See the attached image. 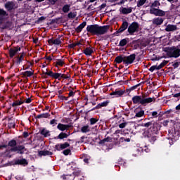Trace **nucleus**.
<instances>
[{
    "label": "nucleus",
    "instance_id": "f257e3e1",
    "mask_svg": "<svg viewBox=\"0 0 180 180\" xmlns=\"http://www.w3.org/2000/svg\"><path fill=\"white\" fill-rule=\"evenodd\" d=\"M110 29V25L101 26L98 24L89 25L86 27V32L90 33L92 36H102L106 34L108 31Z\"/></svg>",
    "mask_w": 180,
    "mask_h": 180
},
{
    "label": "nucleus",
    "instance_id": "f03ea898",
    "mask_svg": "<svg viewBox=\"0 0 180 180\" xmlns=\"http://www.w3.org/2000/svg\"><path fill=\"white\" fill-rule=\"evenodd\" d=\"M155 102V98H147V94H142L141 96H134L132 97V102L134 105H141L145 106L147 103Z\"/></svg>",
    "mask_w": 180,
    "mask_h": 180
},
{
    "label": "nucleus",
    "instance_id": "7ed1b4c3",
    "mask_svg": "<svg viewBox=\"0 0 180 180\" xmlns=\"http://www.w3.org/2000/svg\"><path fill=\"white\" fill-rule=\"evenodd\" d=\"M161 6V3L159 0H155L150 5L149 13L150 15H155V16H165L166 12L160 9Z\"/></svg>",
    "mask_w": 180,
    "mask_h": 180
},
{
    "label": "nucleus",
    "instance_id": "20e7f679",
    "mask_svg": "<svg viewBox=\"0 0 180 180\" xmlns=\"http://www.w3.org/2000/svg\"><path fill=\"white\" fill-rule=\"evenodd\" d=\"M164 51L169 58L180 57V49L178 46L166 47L164 49Z\"/></svg>",
    "mask_w": 180,
    "mask_h": 180
},
{
    "label": "nucleus",
    "instance_id": "39448f33",
    "mask_svg": "<svg viewBox=\"0 0 180 180\" xmlns=\"http://www.w3.org/2000/svg\"><path fill=\"white\" fill-rule=\"evenodd\" d=\"M12 153H17L18 154H22L23 153V147L18 146L11 149H7L4 153V157H7L8 158H11L13 154Z\"/></svg>",
    "mask_w": 180,
    "mask_h": 180
},
{
    "label": "nucleus",
    "instance_id": "423d86ee",
    "mask_svg": "<svg viewBox=\"0 0 180 180\" xmlns=\"http://www.w3.org/2000/svg\"><path fill=\"white\" fill-rule=\"evenodd\" d=\"M139 22H133L128 27L127 32L131 36H133L136 32H139Z\"/></svg>",
    "mask_w": 180,
    "mask_h": 180
},
{
    "label": "nucleus",
    "instance_id": "0eeeda50",
    "mask_svg": "<svg viewBox=\"0 0 180 180\" xmlns=\"http://www.w3.org/2000/svg\"><path fill=\"white\" fill-rule=\"evenodd\" d=\"M145 137L150 144H154V143L158 140V136H157V134H153L151 131L146 132Z\"/></svg>",
    "mask_w": 180,
    "mask_h": 180
},
{
    "label": "nucleus",
    "instance_id": "6e6552de",
    "mask_svg": "<svg viewBox=\"0 0 180 180\" xmlns=\"http://www.w3.org/2000/svg\"><path fill=\"white\" fill-rule=\"evenodd\" d=\"M136 60V53H132L128 56L124 55V65H130L133 64Z\"/></svg>",
    "mask_w": 180,
    "mask_h": 180
},
{
    "label": "nucleus",
    "instance_id": "1a4fd4ad",
    "mask_svg": "<svg viewBox=\"0 0 180 180\" xmlns=\"http://www.w3.org/2000/svg\"><path fill=\"white\" fill-rule=\"evenodd\" d=\"M44 75H48V77H51V78H53V79H58L60 81V73L57 72H53V71H49L46 69L45 71H42Z\"/></svg>",
    "mask_w": 180,
    "mask_h": 180
},
{
    "label": "nucleus",
    "instance_id": "9d476101",
    "mask_svg": "<svg viewBox=\"0 0 180 180\" xmlns=\"http://www.w3.org/2000/svg\"><path fill=\"white\" fill-rule=\"evenodd\" d=\"M161 129V125L158 124L157 122H153V124L150 127V129L148 131H150V133L158 134V131Z\"/></svg>",
    "mask_w": 180,
    "mask_h": 180
},
{
    "label": "nucleus",
    "instance_id": "9b49d317",
    "mask_svg": "<svg viewBox=\"0 0 180 180\" xmlns=\"http://www.w3.org/2000/svg\"><path fill=\"white\" fill-rule=\"evenodd\" d=\"M129 27V22L126 20L122 22L120 27L115 32V34L117 35L119 33H123Z\"/></svg>",
    "mask_w": 180,
    "mask_h": 180
},
{
    "label": "nucleus",
    "instance_id": "f8f14e48",
    "mask_svg": "<svg viewBox=\"0 0 180 180\" xmlns=\"http://www.w3.org/2000/svg\"><path fill=\"white\" fill-rule=\"evenodd\" d=\"M161 17L162 16L156 17L152 20V24L153 25V26H161V25L164 23L165 19Z\"/></svg>",
    "mask_w": 180,
    "mask_h": 180
},
{
    "label": "nucleus",
    "instance_id": "ddd939ff",
    "mask_svg": "<svg viewBox=\"0 0 180 180\" xmlns=\"http://www.w3.org/2000/svg\"><path fill=\"white\" fill-rule=\"evenodd\" d=\"M32 75H34V70L33 69L30 68L29 70L24 71L23 77L25 78V79H24L23 82H27V78L32 77Z\"/></svg>",
    "mask_w": 180,
    "mask_h": 180
},
{
    "label": "nucleus",
    "instance_id": "4468645a",
    "mask_svg": "<svg viewBox=\"0 0 180 180\" xmlns=\"http://www.w3.org/2000/svg\"><path fill=\"white\" fill-rule=\"evenodd\" d=\"M29 56H32V55L27 56L25 52L23 53V56L25 57V62H26V63H25L23 65L24 71H25V70H30V67H32V63L27 60V58L29 57Z\"/></svg>",
    "mask_w": 180,
    "mask_h": 180
},
{
    "label": "nucleus",
    "instance_id": "2eb2a0df",
    "mask_svg": "<svg viewBox=\"0 0 180 180\" xmlns=\"http://www.w3.org/2000/svg\"><path fill=\"white\" fill-rule=\"evenodd\" d=\"M60 38L61 37H58L56 39H53V38L49 39L48 40V43H49V46H53V44H56V46H60V44H61Z\"/></svg>",
    "mask_w": 180,
    "mask_h": 180
},
{
    "label": "nucleus",
    "instance_id": "dca6fc26",
    "mask_svg": "<svg viewBox=\"0 0 180 180\" xmlns=\"http://www.w3.org/2000/svg\"><path fill=\"white\" fill-rule=\"evenodd\" d=\"M134 113L136 117H143V116H144V110L141 109L140 107H138L135 109Z\"/></svg>",
    "mask_w": 180,
    "mask_h": 180
},
{
    "label": "nucleus",
    "instance_id": "f3484780",
    "mask_svg": "<svg viewBox=\"0 0 180 180\" xmlns=\"http://www.w3.org/2000/svg\"><path fill=\"white\" fill-rule=\"evenodd\" d=\"M70 127L71 125L59 123L57 126V129L60 131H65V130H68Z\"/></svg>",
    "mask_w": 180,
    "mask_h": 180
},
{
    "label": "nucleus",
    "instance_id": "a211bd4d",
    "mask_svg": "<svg viewBox=\"0 0 180 180\" xmlns=\"http://www.w3.org/2000/svg\"><path fill=\"white\" fill-rule=\"evenodd\" d=\"M111 96H114L115 98H120V96H123L124 95V90H115V91H112L110 94Z\"/></svg>",
    "mask_w": 180,
    "mask_h": 180
},
{
    "label": "nucleus",
    "instance_id": "6ab92c4d",
    "mask_svg": "<svg viewBox=\"0 0 180 180\" xmlns=\"http://www.w3.org/2000/svg\"><path fill=\"white\" fill-rule=\"evenodd\" d=\"M71 135V133L68 131V133L65 132H60L58 136L56 137L58 140H64V139H68V137Z\"/></svg>",
    "mask_w": 180,
    "mask_h": 180
},
{
    "label": "nucleus",
    "instance_id": "aec40b11",
    "mask_svg": "<svg viewBox=\"0 0 180 180\" xmlns=\"http://www.w3.org/2000/svg\"><path fill=\"white\" fill-rule=\"evenodd\" d=\"M149 117L148 118H145L144 121L150 120V119H155L156 117H158L160 116V114H158V112L157 111H153L150 114L148 115Z\"/></svg>",
    "mask_w": 180,
    "mask_h": 180
},
{
    "label": "nucleus",
    "instance_id": "412c9836",
    "mask_svg": "<svg viewBox=\"0 0 180 180\" xmlns=\"http://www.w3.org/2000/svg\"><path fill=\"white\" fill-rule=\"evenodd\" d=\"M5 8L7 11H12V9L16 8V6L13 2L8 1L5 4Z\"/></svg>",
    "mask_w": 180,
    "mask_h": 180
},
{
    "label": "nucleus",
    "instance_id": "4be33fe9",
    "mask_svg": "<svg viewBox=\"0 0 180 180\" xmlns=\"http://www.w3.org/2000/svg\"><path fill=\"white\" fill-rule=\"evenodd\" d=\"M165 30V32H175V30H178V27L174 25L169 24L167 25Z\"/></svg>",
    "mask_w": 180,
    "mask_h": 180
},
{
    "label": "nucleus",
    "instance_id": "5701e85b",
    "mask_svg": "<svg viewBox=\"0 0 180 180\" xmlns=\"http://www.w3.org/2000/svg\"><path fill=\"white\" fill-rule=\"evenodd\" d=\"M39 157H46V155H53V152L49 150H39L38 152Z\"/></svg>",
    "mask_w": 180,
    "mask_h": 180
},
{
    "label": "nucleus",
    "instance_id": "b1692460",
    "mask_svg": "<svg viewBox=\"0 0 180 180\" xmlns=\"http://www.w3.org/2000/svg\"><path fill=\"white\" fill-rule=\"evenodd\" d=\"M115 63L117 64H124V55H120L115 58Z\"/></svg>",
    "mask_w": 180,
    "mask_h": 180
},
{
    "label": "nucleus",
    "instance_id": "393cba45",
    "mask_svg": "<svg viewBox=\"0 0 180 180\" xmlns=\"http://www.w3.org/2000/svg\"><path fill=\"white\" fill-rule=\"evenodd\" d=\"M51 115L49 112H45V113H42V114H39L37 116H35V119L36 120H37V119H49V117H50Z\"/></svg>",
    "mask_w": 180,
    "mask_h": 180
},
{
    "label": "nucleus",
    "instance_id": "a878e982",
    "mask_svg": "<svg viewBox=\"0 0 180 180\" xmlns=\"http://www.w3.org/2000/svg\"><path fill=\"white\" fill-rule=\"evenodd\" d=\"M84 54L85 56H92V53H94V47H86L84 51H83Z\"/></svg>",
    "mask_w": 180,
    "mask_h": 180
},
{
    "label": "nucleus",
    "instance_id": "bb28decb",
    "mask_svg": "<svg viewBox=\"0 0 180 180\" xmlns=\"http://www.w3.org/2000/svg\"><path fill=\"white\" fill-rule=\"evenodd\" d=\"M86 26V21H84L81 23L77 28H75V32L77 33H81L82 32V29Z\"/></svg>",
    "mask_w": 180,
    "mask_h": 180
},
{
    "label": "nucleus",
    "instance_id": "cd10ccee",
    "mask_svg": "<svg viewBox=\"0 0 180 180\" xmlns=\"http://www.w3.org/2000/svg\"><path fill=\"white\" fill-rule=\"evenodd\" d=\"M18 51H20V48H14L11 49L9 51L10 57L12 58L13 57H15V55Z\"/></svg>",
    "mask_w": 180,
    "mask_h": 180
},
{
    "label": "nucleus",
    "instance_id": "c85d7f7f",
    "mask_svg": "<svg viewBox=\"0 0 180 180\" xmlns=\"http://www.w3.org/2000/svg\"><path fill=\"white\" fill-rule=\"evenodd\" d=\"M129 41H130V39H129L128 37L124 38L120 41L118 46L120 47H124V46H126L127 43H129Z\"/></svg>",
    "mask_w": 180,
    "mask_h": 180
},
{
    "label": "nucleus",
    "instance_id": "c756f323",
    "mask_svg": "<svg viewBox=\"0 0 180 180\" xmlns=\"http://www.w3.org/2000/svg\"><path fill=\"white\" fill-rule=\"evenodd\" d=\"M133 12V8L131 7L127 8H122V13L123 15H129V13H131Z\"/></svg>",
    "mask_w": 180,
    "mask_h": 180
},
{
    "label": "nucleus",
    "instance_id": "7c9ffc66",
    "mask_svg": "<svg viewBox=\"0 0 180 180\" xmlns=\"http://www.w3.org/2000/svg\"><path fill=\"white\" fill-rule=\"evenodd\" d=\"M109 105V101H105L102 103H98L96 105V108H98V109H101L102 108H106Z\"/></svg>",
    "mask_w": 180,
    "mask_h": 180
},
{
    "label": "nucleus",
    "instance_id": "2f4dec72",
    "mask_svg": "<svg viewBox=\"0 0 180 180\" xmlns=\"http://www.w3.org/2000/svg\"><path fill=\"white\" fill-rule=\"evenodd\" d=\"M40 134L44 136V137H49L50 136V131L46 129V128H44L40 131Z\"/></svg>",
    "mask_w": 180,
    "mask_h": 180
},
{
    "label": "nucleus",
    "instance_id": "473e14b6",
    "mask_svg": "<svg viewBox=\"0 0 180 180\" xmlns=\"http://www.w3.org/2000/svg\"><path fill=\"white\" fill-rule=\"evenodd\" d=\"M82 133H89L91 131V128L89 125H84L81 128Z\"/></svg>",
    "mask_w": 180,
    "mask_h": 180
},
{
    "label": "nucleus",
    "instance_id": "72a5a7b5",
    "mask_svg": "<svg viewBox=\"0 0 180 180\" xmlns=\"http://www.w3.org/2000/svg\"><path fill=\"white\" fill-rule=\"evenodd\" d=\"M70 8H71V5L70 4L64 5L63 7L62 8V11L64 13H68V12H70Z\"/></svg>",
    "mask_w": 180,
    "mask_h": 180
},
{
    "label": "nucleus",
    "instance_id": "f704fd0d",
    "mask_svg": "<svg viewBox=\"0 0 180 180\" xmlns=\"http://www.w3.org/2000/svg\"><path fill=\"white\" fill-rule=\"evenodd\" d=\"M6 15V11L4 9L0 8V23H2V20H4V18Z\"/></svg>",
    "mask_w": 180,
    "mask_h": 180
},
{
    "label": "nucleus",
    "instance_id": "c9c22d12",
    "mask_svg": "<svg viewBox=\"0 0 180 180\" xmlns=\"http://www.w3.org/2000/svg\"><path fill=\"white\" fill-rule=\"evenodd\" d=\"M73 175L75 176L74 180L78 179V178H79V176H81V171L77 170V171L73 172Z\"/></svg>",
    "mask_w": 180,
    "mask_h": 180
},
{
    "label": "nucleus",
    "instance_id": "e433bc0d",
    "mask_svg": "<svg viewBox=\"0 0 180 180\" xmlns=\"http://www.w3.org/2000/svg\"><path fill=\"white\" fill-rule=\"evenodd\" d=\"M155 70H161V68L160 66V65H153L149 68V71H150V72H154V71H155Z\"/></svg>",
    "mask_w": 180,
    "mask_h": 180
},
{
    "label": "nucleus",
    "instance_id": "4c0bfd02",
    "mask_svg": "<svg viewBox=\"0 0 180 180\" xmlns=\"http://www.w3.org/2000/svg\"><path fill=\"white\" fill-rule=\"evenodd\" d=\"M109 141H110V137L108 136L103 140H101L99 141L98 144L103 146L105 144V143H109Z\"/></svg>",
    "mask_w": 180,
    "mask_h": 180
},
{
    "label": "nucleus",
    "instance_id": "58836bf2",
    "mask_svg": "<svg viewBox=\"0 0 180 180\" xmlns=\"http://www.w3.org/2000/svg\"><path fill=\"white\" fill-rule=\"evenodd\" d=\"M89 122H90V125L94 126V124H96V123H98V122H99V120H98V118L92 117L89 120Z\"/></svg>",
    "mask_w": 180,
    "mask_h": 180
},
{
    "label": "nucleus",
    "instance_id": "ea45409f",
    "mask_svg": "<svg viewBox=\"0 0 180 180\" xmlns=\"http://www.w3.org/2000/svg\"><path fill=\"white\" fill-rule=\"evenodd\" d=\"M154 123V121H151V122H148L146 123H143L142 126L143 127H151L153 126V124Z\"/></svg>",
    "mask_w": 180,
    "mask_h": 180
},
{
    "label": "nucleus",
    "instance_id": "a19ab883",
    "mask_svg": "<svg viewBox=\"0 0 180 180\" xmlns=\"http://www.w3.org/2000/svg\"><path fill=\"white\" fill-rule=\"evenodd\" d=\"M68 147H70V143L68 142L60 143V148H62V150H65V148H68Z\"/></svg>",
    "mask_w": 180,
    "mask_h": 180
},
{
    "label": "nucleus",
    "instance_id": "79ce46f5",
    "mask_svg": "<svg viewBox=\"0 0 180 180\" xmlns=\"http://www.w3.org/2000/svg\"><path fill=\"white\" fill-rule=\"evenodd\" d=\"M173 113L180 115V103L177 106H176L174 110H173Z\"/></svg>",
    "mask_w": 180,
    "mask_h": 180
},
{
    "label": "nucleus",
    "instance_id": "37998d69",
    "mask_svg": "<svg viewBox=\"0 0 180 180\" xmlns=\"http://www.w3.org/2000/svg\"><path fill=\"white\" fill-rule=\"evenodd\" d=\"M68 78H70V76H68L65 74L60 73V81H61V79H68Z\"/></svg>",
    "mask_w": 180,
    "mask_h": 180
},
{
    "label": "nucleus",
    "instance_id": "c03bdc74",
    "mask_svg": "<svg viewBox=\"0 0 180 180\" xmlns=\"http://www.w3.org/2000/svg\"><path fill=\"white\" fill-rule=\"evenodd\" d=\"M65 63L61 59H58L56 62V65H59V67H63Z\"/></svg>",
    "mask_w": 180,
    "mask_h": 180
},
{
    "label": "nucleus",
    "instance_id": "a18cd8bd",
    "mask_svg": "<svg viewBox=\"0 0 180 180\" xmlns=\"http://www.w3.org/2000/svg\"><path fill=\"white\" fill-rule=\"evenodd\" d=\"M146 2H147V0H139L137 3L138 8H140V6H143V5L146 4Z\"/></svg>",
    "mask_w": 180,
    "mask_h": 180
},
{
    "label": "nucleus",
    "instance_id": "49530a36",
    "mask_svg": "<svg viewBox=\"0 0 180 180\" xmlns=\"http://www.w3.org/2000/svg\"><path fill=\"white\" fill-rule=\"evenodd\" d=\"M77 16V14H75L74 13L72 12H70L68 14V18L69 19H75V18Z\"/></svg>",
    "mask_w": 180,
    "mask_h": 180
},
{
    "label": "nucleus",
    "instance_id": "de8ad7c7",
    "mask_svg": "<svg viewBox=\"0 0 180 180\" xmlns=\"http://www.w3.org/2000/svg\"><path fill=\"white\" fill-rule=\"evenodd\" d=\"M169 61L168 60H164L160 65L159 66L160 67V68H164V67H165L167 65V64H168Z\"/></svg>",
    "mask_w": 180,
    "mask_h": 180
},
{
    "label": "nucleus",
    "instance_id": "09e8293b",
    "mask_svg": "<svg viewBox=\"0 0 180 180\" xmlns=\"http://www.w3.org/2000/svg\"><path fill=\"white\" fill-rule=\"evenodd\" d=\"M58 20H60V18L52 19L51 20L49 25H54V23H58Z\"/></svg>",
    "mask_w": 180,
    "mask_h": 180
},
{
    "label": "nucleus",
    "instance_id": "8fccbe9b",
    "mask_svg": "<svg viewBox=\"0 0 180 180\" xmlns=\"http://www.w3.org/2000/svg\"><path fill=\"white\" fill-rule=\"evenodd\" d=\"M8 146L10 147H15V146H16V141H15V140L10 141L8 142Z\"/></svg>",
    "mask_w": 180,
    "mask_h": 180
},
{
    "label": "nucleus",
    "instance_id": "3c124183",
    "mask_svg": "<svg viewBox=\"0 0 180 180\" xmlns=\"http://www.w3.org/2000/svg\"><path fill=\"white\" fill-rule=\"evenodd\" d=\"M56 150L57 151H61V150H63V148H61V145L60 143H58L55 146V151Z\"/></svg>",
    "mask_w": 180,
    "mask_h": 180
},
{
    "label": "nucleus",
    "instance_id": "603ef678",
    "mask_svg": "<svg viewBox=\"0 0 180 180\" xmlns=\"http://www.w3.org/2000/svg\"><path fill=\"white\" fill-rule=\"evenodd\" d=\"M32 102V97H26L24 100V103H30Z\"/></svg>",
    "mask_w": 180,
    "mask_h": 180
},
{
    "label": "nucleus",
    "instance_id": "864d4df0",
    "mask_svg": "<svg viewBox=\"0 0 180 180\" xmlns=\"http://www.w3.org/2000/svg\"><path fill=\"white\" fill-rule=\"evenodd\" d=\"M174 131H180V123L174 124Z\"/></svg>",
    "mask_w": 180,
    "mask_h": 180
},
{
    "label": "nucleus",
    "instance_id": "5fc2aeb1",
    "mask_svg": "<svg viewBox=\"0 0 180 180\" xmlns=\"http://www.w3.org/2000/svg\"><path fill=\"white\" fill-rule=\"evenodd\" d=\"M50 124L54 127V126L57 125V120L53 119L50 121Z\"/></svg>",
    "mask_w": 180,
    "mask_h": 180
},
{
    "label": "nucleus",
    "instance_id": "6e6d98bb",
    "mask_svg": "<svg viewBox=\"0 0 180 180\" xmlns=\"http://www.w3.org/2000/svg\"><path fill=\"white\" fill-rule=\"evenodd\" d=\"M22 103H23L22 101H17L13 103L12 106H19L20 105H22Z\"/></svg>",
    "mask_w": 180,
    "mask_h": 180
},
{
    "label": "nucleus",
    "instance_id": "4d7b16f0",
    "mask_svg": "<svg viewBox=\"0 0 180 180\" xmlns=\"http://www.w3.org/2000/svg\"><path fill=\"white\" fill-rule=\"evenodd\" d=\"M70 153H71V149H66L63 151V154H64V155H70Z\"/></svg>",
    "mask_w": 180,
    "mask_h": 180
},
{
    "label": "nucleus",
    "instance_id": "13d9d810",
    "mask_svg": "<svg viewBox=\"0 0 180 180\" xmlns=\"http://www.w3.org/2000/svg\"><path fill=\"white\" fill-rule=\"evenodd\" d=\"M126 126H127V122H122L119 124L120 129H124V127H126Z\"/></svg>",
    "mask_w": 180,
    "mask_h": 180
},
{
    "label": "nucleus",
    "instance_id": "bf43d9fd",
    "mask_svg": "<svg viewBox=\"0 0 180 180\" xmlns=\"http://www.w3.org/2000/svg\"><path fill=\"white\" fill-rule=\"evenodd\" d=\"M140 85H141V83L135 85V86H133L130 88V91H134V89H137V88H139V86H140Z\"/></svg>",
    "mask_w": 180,
    "mask_h": 180
},
{
    "label": "nucleus",
    "instance_id": "052dcab7",
    "mask_svg": "<svg viewBox=\"0 0 180 180\" xmlns=\"http://www.w3.org/2000/svg\"><path fill=\"white\" fill-rule=\"evenodd\" d=\"M59 99H60V101H68V97H65V96H59Z\"/></svg>",
    "mask_w": 180,
    "mask_h": 180
},
{
    "label": "nucleus",
    "instance_id": "680f3d73",
    "mask_svg": "<svg viewBox=\"0 0 180 180\" xmlns=\"http://www.w3.org/2000/svg\"><path fill=\"white\" fill-rule=\"evenodd\" d=\"M105 8H106V4L105 3H103V4H101L98 8H99V11H102V9H105Z\"/></svg>",
    "mask_w": 180,
    "mask_h": 180
},
{
    "label": "nucleus",
    "instance_id": "e2e57ef3",
    "mask_svg": "<svg viewBox=\"0 0 180 180\" xmlns=\"http://www.w3.org/2000/svg\"><path fill=\"white\" fill-rule=\"evenodd\" d=\"M69 94H68V96L71 97V96H75V92H74L72 90H69Z\"/></svg>",
    "mask_w": 180,
    "mask_h": 180
},
{
    "label": "nucleus",
    "instance_id": "0e129e2a",
    "mask_svg": "<svg viewBox=\"0 0 180 180\" xmlns=\"http://www.w3.org/2000/svg\"><path fill=\"white\" fill-rule=\"evenodd\" d=\"M120 140L122 141H123V140H124V141H127V143H130V138L124 139V137H121Z\"/></svg>",
    "mask_w": 180,
    "mask_h": 180
},
{
    "label": "nucleus",
    "instance_id": "69168bd1",
    "mask_svg": "<svg viewBox=\"0 0 180 180\" xmlns=\"http://www.w3.org/2000/svg\"><path fill=\"white\" fill-rule=\"evenodd\" d=\"M45 60H48V61H53V58H51V56H45V57L43 58Z\"/></svg>",
    "mask_w": 180,
    "mask_h": 180
},
{
    "label": "nucleus",
    "instance_id": "338daca9",
    "mask_svg": "<svg viewBox=\"0 0 180 180\" xmlns=\"http://www.w3.org/2000/svg\"><path fill=\"white\" fill-rule=\"evenodd\" d=\"M30 134V133L27 132V131H24L23 132V137H24V139H26V138L29 137Z\"/></svg>",
    "mask_w": 180,
    "mask_h": 180
},
{
    "label": "nucleus",
    "instance_id": "774afa93",
    "mask_svg": "<svg viewBox=\"0 0 180 180\" xmlns=\"http://www.w3.org/2000/svg\"><path fill=\"white\" fill-rule=\"evenodd\" d=\"M68 49H75V43L74 44H70L68 46Z\"/></svg>",
    "mask_w": 180,
    "mask_h": 180
}]
</instances>
